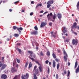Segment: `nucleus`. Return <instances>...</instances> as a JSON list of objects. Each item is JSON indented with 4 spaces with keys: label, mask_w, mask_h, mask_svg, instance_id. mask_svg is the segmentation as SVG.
I'll return each instance as SVG.
<instances>
[{
    "label": "nucleus",
    "mask_w": 79,
    "mask_h": 79,
    "mask_svg": "<svg viewBox=\"0 0 79 79\" xmlns=\"http://www.w3.org/2000/svg\"><path fill=\"white\" fill-rule=\"evenodd\" d=\"M79 72V65L78 66L77 69H76V73H78Z\"/></svg>",
    "instance_id": "4be33fe9"
},
{
    "label": "nucleus",
    "mask_w": 79,
    "mask_h": 79,
    "mask_svg": "<svg viewBox=\"0 0 79 79\" xmlns=\"http://www.w3.org/2000/svg\"><path fill=\"white\" fill-rule=\"evenodd\" d=\"M29 76V75L27 73H26L25 75H24L22 74L21 77L22 79H28Z\"/></svg>",
    "instance_id": "f03ea898"
},
{
    "label": "nucleus",
    "mask_w": 79,
    "mask_h": 79,
    "mask_svg": "<svg viewBox=\"0 0 79 79\" xmlns=\"http://www.w3.org/2000/svg\"><path fill=\"white\" fill-rule=\"evenodd\" d=\"M48 74H49V73H50V69H49V68H48Z\"/></svg>",
    "instance_id": "8fccbe9b"
},
{
    "label": "nucleus",
    "mask_w": 79,
    "mask_h": 79,
    "mask_svg": "<svg viewBox=\"0 0 79 79\" xmlns=\"http://www.w3.org/2000/svg\"><path fill=\"white\" fill-rule=\"evenodd\" d=\"M38 34V32L37 31H34L32 32H31V34L32 35H37Z\"/></svg>",
    "instance_id": "9d476101"
},
{
    "label": "nucleus",
    "mask_w": 79,
    "mask_h": 79,
    "mask_svg": "<svg viewBox=\"0 0 79 79\" xmlns=\"http://www.w3.org/2000/svg\"><path fill=\"white\" fill-rule=\"evenodd\" d=\"M71 31L73 32L72 33H73V34H75L76 35H77V33L76 32H74L73 31V30H71Z\"/></svg>",
    "instance_id": "72a5a7b5"
},
{
    "label": "nucleus",
    "mask_w": 79,
    "mask_h": 79,
    "mask_svg": "<svg viewBox=\"0 0 79 79\" xmlns=\"http://www.w3.org/2000/svg\"><path fill=\"white\" fill-rule=\"evenodd\" d=\"M39 69L40 70V71L41 73H42V67L41 66H40L39 67Z\"/></svg>",
    "instance_id": "b1692460"
},
{
    "label": "nucleus",
    "mask_w": 79,
    "mask_h": 79,
    "mask_svg": "<svg viewBox=\"0 0 79 79\" xmlns=\"http://www.w3.org/2000/svg\"><path fill=\"white\" fill-rule=\"evenodd\" d=\"M13 10H12V9H10L9 10V11L10 12H11V11H12Z\"/></svg>",
    "instance_id": "864d4df0"
},
{
    "label": "nucleus",
    "mask_w": 79,
    "mask_h": 79,
    "mask_svg": "<svg viewBox=\"0 0 79 79\" xmlns=\"http://www.w3.org/2000/svg\"><path fill=\"white\" fill-rule=\"evenodd\" d=\"M17 45H21V44H20V43H17Z\"/></svg>",
    "instance_id": "13d9d810"
},
{
    "label": "nucleus",
    "mask_w": 79,
    "mask_h": 79,
    "mask_svg": "<svg viewBox=\"0 0 79 79\" xmlns=\"http://www.w3.org/2000/svg\"><path fill=\"white\" fill-rule=\"evenodd\" d=\"M15 63H16V61H15V62H13V66H15Z\"/></svg>",
    "instance_id": "c03bdc74"
},
{
    "label": "nucleus",
    "mask_w": 79,
    "mask_h": 79,
    "mask_svg": "<svg viewBox=\"0 0 79 79\" xmlns=\"http://www.w3.org/2000/svg\"><path fill=\"white\" fill-rule=\"evenodd\" d=\"M32 66V63H31V62H30L29 63L28 68L29 69H30L31 67Z\"/></svg>",
    "instance_id": "aec40b11"
},
{
    "label": "nucleus",
    "mask_w": 79,
    "mask_h": 79,
    "mask_svg": "<svg viewBox=\"0 0 79 79\" xmlns=\"http://www.w3.org/2000/svg\"><path fill=\"white\" fill-rule=\"evenodd\" d=\"M17 30L19 31V34H21V31H22L23 30V29L21 27H20L19 28H17Z\"/></svg>",
    "instance_id": "1a4fd4ad"
},
{
    "label": "nucleus",
    "mask_w": 79,
    "mask_h": 79,
    "mask_svg": "<svg viewBox=\"0 0 79 79\" xmlns=\"http://www.w3.org/2000/svg\"><path fill=\"white\" fill-rule=\"evenodd\" d=\"M77 61L75 63V67H74L75 68H76V67H77Z\"/></svg>",
    "instance_id": "cd10ccee"
},
{
    "label": "nucleus",
    "mask_w": 79,
    "mask_h": 79,
    "mask_svg": "<svg viewBox=\"0 0 79 79\" xmlns=\"http://www.w3.org/2000/svg\"><path fill=\"white\" fill-rule=\"evenodd\" d=\"M59 67H60V63H59L57 64V69H59Z\"/></svg>",
    "instance_id": "2f4dec72"
},
{
    "label": "nucleus",
    "mask_w": 79,
    "mask_h": 79,
    "mask_svg": "<svg viewBox=\"0 0 79 79\" xmlns=\"http://www.w3.org/2000/svg\"><path fill=\"white\" fill-rule=\"evenodd\" d=\"M18 2H19V1H17L16 2H15L14 3V4H16V3H18Z\"/></svg>",
    "instance_id": "603ef678"
},
{
    "label": "nucleus",
    "mask_w": 79,
    "mask_h": 79,
    "mask_svg": "<svg viewBox=\"0 0 79 79\" xmlns=\"http://www.w3.org/2000/svg\"><path fill=\"white\" fill-rule=\"evenodd\" d=\"M53 1L52 0L48 1L47 4H49L50 5V4H53Z\"/></svg>",
    "instance_id": "f3484780"
},
{
    "label": "nucleus",
    "mask_w": 79,
    "mask_h": 79,
    "mask_svg": "<svg viewBox=\"0 0 79 79\" xmlns=\"http://www.w3.org/2000/svg\"><path fill=\"white\" fill-rule=\"evenodd\" d=\"M29 58L30 59V60H32V61H35V60H34V59L32 57H30Z\"/></svg>",
    "instance_id": "c756f323"
},
{
    "label": "nucleus",
    "mask_w": 79,
    "mask_h": 79,
    "mask_svg": "<svg viewBox=\"0 0 79 79\" xmlns=\"http://www.w3.org/2000/svg\"><path fill=\"white\" fill-rule=\"evenodd\" d=\"M35 73L36 74H38V73H39V70H38V69L35 70Z\"/></svg>",
    "instance_id": "a878e982"
},
{
    "label": "nucleus",
    "mask_w": 79,
    "mask_h": 79,
    "mask_svg": "<svg viewBox=\"0 0 79 79\" xmlns=\"http://www.w3.org/2000/svg\"><path fill=\"white\" fill-rule=\"evenodd\" d=\"M56 79H58V75L56 74Z\"/></svg>",
    "instance_id": "a18cd8bd"
},
{
    "label": "nucleus",
    "mask_w": 79,
    "mask_h": 79,
    "mask_svg": "<svg viewBox=\"0 0 79 79\" xmlns=\"http://www.w3.org/2000/svg\"><path fill=\"white\" fill-rule=\"evenodd\" d=\"M38 21H39V22H40V19H38Z\"/></svg>",
    "instance_id": "774afa93"
},
{
    "label": "nucleus",
    "mask_w": 79,
    "mask_h": 79,
    "mask_svg": "<svg viewBox=\"0 0 79 79\" xmlns=\"http://www.w3.org/2000/svg\"><path fill=\"white\" fill-rule=\"evenodd\" d=\"M52 22H50L49 23V25L50 26H52Z\"/></svg>",
    "instance_id": "37998d69"
},
{
    "label": "nucleus",
    "mask_w": 79,
    "mask_h": 79,
    "mask_svg": "<svg viewBox=\"0 0 79 79\" xmlns=\"http://www.w3.org/2000/svg\"><path fill=\"white\" fill-rule=\"evenodd\" d=\"M52 56L54 58H56V55H55V54L54 53H53Z\"/></svg>",
    "instance_id": "c85d7f7f"
},
{
    "label": "nucleus",
    "mask_w": 79,
    "mask_h": 79,
    "mask_svg": "<svg viewBox=\"0 0 79 79\" xmlns=\"http://www.w3.org/2000/svg\"><path fill=\"white\" fill-rule=\"evenodd\" d=\"M10 40V38H8L6 39L7 41H9Z\"/></svg>",
    "instance_id": "052dcab7"
},
{
    "label": "nucleus",
    "mask_w": 79,
    "mask_h": 79,
    "mask_svg": "<svg viewBox=\"0 0 79 79\" xmlns=\"http://www.w3.org/2000/svg\"><path fill=\"white\" fill-rule=\"evenodd\" d=\"M17 61L18 63H20V60H19L18 59H17Z\"/></svg>",
    "instance_id": "ea45409f"
},
{
    "label": "nucleus",
    "mask_w": 79,
    "mask_h": 79,
    "mask_svg": "<svg viewBox=\"0 0 79 79\" xmlns=\"http://www.w3.org/2000/svg\"><path fill=\"white\" fill-rule=\"evenodd\" d=\"M17 50L18 51H19V52L20 54H21V53H22V51H21V50L20 49H19L18 48L17 49Z\"/></svg>",
    "instance_id": "bb28decb"
},
{
    "label": "nucleus",
    "mask_w": 79,
    "mask_h": 79,
    "mask_svg": "<svg viewBox=\"0 0 79 79\" xmlns=\"http://www.w3.org/2000/svg\"><path fill=\"white\" fill-rule=\"evenodd\" d=\"M27 53H29L30 54V56H31V57H33V58H35V54L33 52L28 51L27 52Z\"/></svg>",
    "instance_id": "7ed1b4c3"
},
{
    "label": "nucleus",
    "mask_w": 79,
    "mask_h": 79,
    "mask_svg": "<svg viewBox=\"0 0 79 79\" xmlns=\"http://www.w3.org/2000/svg\"><path fill=\"white\" fill-rule=\"evenodd\" d=\"M34 79H37V76H36V75L35 73H34Z\"/></svg>",
    "instance_id": "5701e85b"
},
{
    "label": "nucleus",
    "mask_w": 79,
    "mask_h": 79,
    "mask_svg": "<svg viewBox=\"0 0 79 79\" xmlns=\"http://www.w3.org/2000/svg\"><path fill=\"white\" fill-rule=\"evenodd\" d=\"M56 14H55V13H54V15H53V16H52L53 19H54L55 20V19H56Z\"/></svg>",
    "instance_id": "6ab92c4d"
},
{
    "label": "nucleus",
    "mask_w": 79,
    "mask_h": 79,
    "mask_svg": "<svg viewBox=\"0 0 79 79\" xmlns=\"http://www.w3.org/2000/svg\"><path fill=\"white\" fill-rule=\"evenodd\" d=\"M47 8H50V6H52V5H50V4H47Z\"/></svg>",
    "instance_id": "7c9ffc66"
},
{
    "label": "nucleus",
    "mask_w": 79,
    "mask_h": 79,
    "mask_svg": "<svg viewBox=\"0 0 79 79\" xmlns=\"http://www.w3.org/2000/svg\"><path fill=\"white\" fill-rule=\"evenodd\" d=\"M4 58H5L4 57H2V60H4Z\"/></svg>",
    "instance_id": "69168bd1"
},
{
    "label": "nucleus",
    "mask_w": 79,
    "mask_h": 79,
    "mask_svg": "<svg viewBox=\"0 0 79 79\" xmlns=\"http://www.w3.org/2000/svg\"><path fill=\"white\" fill-rule=\"evenodd\" d=\"M34 14V13L33 12H31L30 14V16H32V15Z\"/></svg>",
    "instance_id": "de8ad7c7"
},
{
    "label": "nucleus",
    "mask_w": 79,
    "mask_h": 79,
    "mask_svg": "<svg viewBox=\"0 0 79 79\" xmlns=\"http://www.w3.org/2000/svg\"><path fill=\"white\" fill-rule=\"evenodd\" d=\"M47 53L48 56H50V52L48 51L47 52Z\"/></svg>",
    "instance_id": "58836bf2"
},
{
    "label": "nucleus",
    "mask_w": 79,
    "mask_h": 79,
    "mask_svg": "<svg viewBox=\"0 0 79 79\" xmlns=\"http://www.w3.org/2000/svg\"><path fill=\"white\" fill-rule=\"evenodd\" d=\"M18 27H16V26H14L13 27V29L14 30H16V29H18Z\"/></svg>",
    "instance_id": "f704fd0d"
},
{
    "label": "nucleus",
    "mask_w": 79,
    "mask_h": 79,
    "mask_svg": "<svg viewBox=\"0 0 79 79\" xmlns=\"http://www.w3.org/2000/svg\"><path fill=\"white\" fill-rule=\"evenodd\" d=\"M62 31L63 33H66V32H68V31H67V28H66V27H62Z\"/></svg>",
    "instance_id": "39448f33"
},
{
    "label": "nucleus",
    "mask_w": 79,
    "mask_h": 79,
    "mask_svg": "<svg viewBox=\"0 0 79 79\" xmlns=\"http://www.w3.org/2000/svg\"><path fill=\"white\" fill-rule=\"evenodd\" d=\"M44 13V10H41L40 11V13Z\"/></svg>",
    "instance_id": "bf43d9fd"
},
{
    "label": "nucleus",
    "mask_w": 79,
    "mask_h": 79,
    "mask_svg": "<svg viewBox=\"0 0 79 79\" xmlns=\"http://www.w3.org/2000/svg\"><path fill=\"white\" fill-rule=\"evenodd\" d=\"M34 29L36 30V31H37L38 30V28H37V25H36L34 27Z\"/></svg>",
    "instance_id": "c9c22d12"
},
{
    "label": "nucleus",
    "mask_w": 79,
    "mask_h": 79,
    "mask_svg": "<svg viewBox=\"0 0 79 79\" xmlns=\"http://www.w3.org/2000/svg\"><path fill=\"white\" fill-rule=\"evenodd\" d=\"M52 66L54 68H55V66H56V62L54 60H52Z\"/></svg>",
    "instance_id": "4468645a"
},
{
    "label": "nucleus",
    "mask_w": 79,
    "mask_h": 79,
    "mask_svg": "<svg viewBox=\"0 0 79 79\" xmlns=\"http://www.w3.org/2000/svg\"><path fill=\"white\" fill-rule=\"evenodd\" d=\"M40 54L41 56H44V53L42 52V51H41L40 52Z\"/></svg>",
    "instance_id": "4c0bfd02"
},
{
    "label": "nucleus",
    "mask_w": 79,
    "mask_h": 79,
    "mask_svg": "<svg viewBox=\"0 0 79 79\" xmlns=\"http://www.w3.org/2000/svg\"><path fill=\"white\" fill-rule=\"evenodd\" d=\"M16 68H18V66H19V65H18V64H17L16 65Z\"/></svg>",
    "instance_id": "4d7b16f0"
},
{
    "label": "nucleus",
    "mask_w": 79,
    "mask_h": 79,
    "mask_svg": "<svg viewBox=\"0 0 79 79\" xmlns=\"http://www.w3.org/2000/svg\"><path fill=\"white\" fill-rule=\"evenodd\" d=\"M56 34H57V31H56L54 34H55V35H56Z\"/></svg>",
    "instance_id": "e2e57ef3"
},
{
    "label": "nucleus",
    "mask_w": 79,
    "mask_h": 79,
    "mask_svg": "<svg viewBox=\"0 0 79 79\" xmlns=\"http://www.w3.org/2000/svg\"><path fill=\"white\" fill-rule=\"evenodd\" d=\"M49 62V61L48 60H47L45 61V63L46 64H48Z\"/></svg>",
    "instance_id": "a19ab883"
},
{
    "label": "nucleus",
    "mask_w": 79,
    "mask_h": 79,
    "mask_svg": "<svg viewBox=\"0 0 79 79\" xmlns=\"http://www.w3.org/2000/svg\"><path fill=\"white\" fill-rule=\"evenodd\" d=\"M50 33H51V37H53L54 38H56V35L53 34V31H51Z\"/></svg>",
    "instance_id": "2eb2a0df"
},
{
    "label": "nucleus",
    "mask_w": 79,
    "mask_h": 79,
    "mask_svg": "<svg viewBox=\"0 0 79 79\" xmlns=\"http://www.w3.org/2000/svg\"><path fill=\"white\" fill-rule=\"evenodd\" d=\"M14 37H18V36H19V34H14Z\"/></svg>",
    "instance_id": "393cba45"
},
{
    "label": "nucleus",
    "mask_w": 79,
    "mask_h": 79,
    "mask_svg": "<svg viewBox=\"0 0 79 79\" xmlns=\"http://www.w3.org/2000/svg\"><path fill=\"white\" fill-rule=\"evenodd\" d=\"M42 6V4H39L36 5V9L37 8L38 6Z\"/></svg>",
    "instance_id": "a211bd4d"
},
{
    "label": "nucleus",
    "mask_w": 79,
    "mask_h": 79,
    "mask_svg": "<svg viewBox=\"0 0 79 79\" xmlns=\"http://www.w3.org/2000/svg\"><path fill=\"white\" fill-rule=\"evenodd\" d=\"M70 74V72H69V70H68V73H67V77H69V76Z\"/></svg>",
    "instance_id": "e433bc0d"
},
{
    "label": "nucleus",
    "mask_w": 79,
    "mask_h": 79,
    "mask_svg": "<svg viewBox=\"0 0 79 79\" xmlns=\"http://www.w3.org/2000/svg\"><path fill=\"white\" fill-rule=\"evenodd\" d=\"M77 40H75L74 39H73L72 40V44L73 45H77L78 43Z\"/></svg>",
    "instance_id": "0eeeda50"
},
{
    "label": "nucleus",
    "mask_w": 79,
    "mask_h": 79,
    "mask_svg": "<svg viewBox=\"0 0 79 79\" xmlns=\"http://www.w3.org/2000/svg\"><path fill=\"white\" fill-rule=\"evenodd\" d=\"M28 65V63H26L25 64V65L24 67V69H26V68H27V65Z\"/></svg>",
    "instance_id": "473e14b6"
},
{
    "label": "nucleus",
    "mask_w": 79,
    "mask_h": 79,
    "mask_svg": "<svg viewBox=\"0 0 79 79\" xmlns=\"http://www.w3.org/2000/svg\"><path fill=\"white\" fill-rule=\"evenodd\" d=\"M47 23H45L44 22H43L41 23L40 25V27H44L45 26L47 25Z\"/></svg>",
    "instance_id": "423d86ee"
},
{
    "label": "nucleus",
    "mask_w": 79,
    "mask_h": 79,
    "mask_svg": "<svg viewBox=\"0 0 79 79\" xmlns=\"http://www.w3.org/2000/svg\"><path fill=\"white\" fill-rule=\"evenodd\" d=\"M57 16L58 19H61V18L62 17L61 14L58 13L57 15Z\"/></svg>",
    "instance_id": "dca6fc26"
},
{
    "label": "nucleus",
    "mask_w": 79,
    "mask_h": 79,
    "mask_svg": "<svg viewBox=\"0 0 79 79\" xmlns=\"http://www.w3.org/2000/svg\"><path fill=\"white\" fill-rule=\"evenodd\" d=\"M64 54L65 55L64 56V61L66 62V61H67V59L68 58V55L67 54V53H66V51H65L64 49Z\"/></svg>",
    "instance_id": "20e7f679"
},
{
    "label": "nucleus",
    "mask_w": 79,
    "mask_h": 79,
    "mask_svg": "<svg viewBox=\"0 0 79 79\" xmlns=\"http://www.w3.org/2000/svg\"><path fill=\"white\" fill-rule=\"evenodd\" d=\"M50 16H53V14H52V13H51L50 14H48L47 15V18L48 20L51 19V18Z\"/></svg>",
    "instance_id": "6e6552de"
},
{
    "label": "nucleus",
    "mask_w": 79,
    "mask_h": 79,
    "mask_svg": "<svg viewBox=\"0 0 79 79\" xmlns=\"http://www.w3.org/2000/svg\"><path fill=\"white\" fill-rule=\"evenodd\" d=\"M64 73L65 74H66V73H67L66 71L65 70L64 71Z\"/></svg>",
    "instance_id": "49530a36"
},
{
    "label": "nucleus",
    "mask_w": 79,
    "mask_h": 79,
    "mask_svg": "<svg viewBox=\"0 0 79 79\" xmlns=\"http://www.w3.org/2000/svg\"><path fill=\"white\" fill-rule=\"evenodd\" d=\"M31 4H34V1H31Z\"/></svg>",
    "instance_id": "0e129e2a"
},
{
    "label": "nucleus",
    "mask_w": 79,
    "mask_h": 79,
    "mask_svg": "<svg viewBox=\"0 0 79 79\" xmlns=\"http://www.w3.org/2000/svg\"><path fill=\"white\" fill-rule=\"evenodd\" d=\"M1 67V70H3V69H5L7 67V65L5 64L1 63L0 64V68Z\"/></svg>",
    "instance_id": "f257e3e1"
},
{
    "label": "nucleus",
    "mask_w": 79,
    "mask_h": 79,
    "mask_svg": "<svg viewBox=\"0 0 79 79\" xmlns=\"http://www.w3.org/2000/svg\"><path fill=\"white\" fill-rule=\"evenodd\" d=\"M76 6L77 7V9L79 11V1L77 2Z\"/></svg>",
    "instance_id": "412c9836"
},
{
    "label": "nucleus",
    "mask_w": 79,
    "mask_h": 79,
    "mask_svg": "<svg viewBox=\"0 0 79 79\" xmlns=\"http://www.w3.org/2000/svg\"><path fill=\"white\" fill-rule=\"evenodd\" d=\"M35 63H36L38 64H39V62L38 61H35Z\"/></svg>",
    "instance_id": "09e8293b"
},
{
    "label": "nucleus",
    "mask_w": 79,
    "mask_h": 79,
    "mask_svg": "<svg viewBox=\"0 0 79 79\" xmlns=\"http://www.w3.org/2000/svg\"><path fill=\"white\" fill-rule=\"evenodd\" d=\"M24 11H25L24 10H22V13H24Z\"/></svg>",
    "instance_id": "680f3d73"
},
{
    "label": "nucleus",
    "mask_w": 79,
    "mask_h": 79,
    "mask_svg": "<svg viewBox=\"0 0 79 79\" xmlns=\"http://www.w3.org/2000/svg\"><path fill=\"white\" fill-rule=\"evenodd\" d=\"M1 78L3 79H6L7 78V76L5 74H2L1 76Z\"/></svg>",
    "instance_id": "ddd939ff"
},
{
    "label": "nucleus",
    "mask_w": 79,
    "mask_h": 79,
    "mask_svg": "<svg viewBox=\"0 0 79 79\" xmlns=\"http://www.w3.org/2000/svg\"><path fill=\"white\" fill-rule=\"evenodd\" d=\"M36 68H37V66H35L34 67V70H35V69H36Z\"/></svg>",
    "instance_id": "6e6d98bb"
},
{
    "label": "nucleus",
    "mask_w": 79,
    "mask_h": 79,
    "mask_svg": "<svg viewBox=\"0 0 79 79\" xmlns=\"http://www.w3.org/2000/svg\"><path fill=\"white\" fill-rule=\"evenodd\" d=\"M11 71L12 73H15V72H16L17 70L15 69V67H12Z\"/></svg>",
    "instance_id": "9b49d317"
},
{
    "label": "nucleus",
    "mask_w": 79,
    "mask_h": 79,
    "mask_svg": "<svg viewBox=\"0 0 79 79\" xmlns=\"http://www.w3.org/2000/svg\"><path fill=\"white\" fill-rule=\"evenodd\" d=\"M65 42H69V40H65Z\"/></svg>",
    "instance_id": "3c124183"
},
{
    "label": "nucleus",
    "mask_w": 79,
    "mask_h": 79,
    "mask_svg": "<svg viewBox=\"0 0 79 79\" xmlns=\"http://www.w3.org/2000/svg\"><path fill=\"white\" fill-rule=\"evenodd\" d=\"M77 23L75 22L73 23V25L72 26V29H74V28H77Z\"/></svg>",
    "instance_id": "f8f14e48"
},
{
    "label": "nucleus",
    "mask_w": 79,
    "mask_h": 79,
    "mask_svg": "<svg viewBox=\"0 0 79 79\" xmlns=\"http://www.w3.org/2000/svg\"><path fill=\"white\" fill-rule=\"evenodd\" d=\"M55 60L56 61V62H59V59L56 58L55 59Z\"/></svg>",
    "instance_id": "79ce46f5"
},
{
    "label": "nucleus",
    "mask_w": 79,
    "mask_h": 79,
    "mask_svg": "<svg viewBox=\"0 0 79 79\" xmlns=\"http://www.w3.org/2000/svg\"><path fill=\"white\" fill-rule=\"evenodd\" d=\"M70 64H71V63H70L69 62H68V66H70Z\"/></svg>",
    "instance_id": "5fc2aeb1"
},
{
    "label": "nucleus",
    "mask_w": 79,
    "mask_h": 79,
    "mask_svg": "<svg viewBox=\"0 0 79 79\" xmlns=\"http://www.w3.org/2000/svg\"><path fill=\"white\" fill-rule=\"evenodd\" d=\"M36 49H37V50H38V49H39V48H38V47H37L36 48Z\"/></svg>",
    "instance_id": "338daca9"
}]
</instances>
